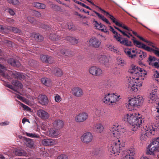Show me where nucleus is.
<instances>
[{
  "mask_svg": "<svg viewBox=\"0 0 159 159\" xmlns=\"http://www.w3.org/2000/svg\"><path fill=\"white\" fill-rule=\"evenodd\" d=\"M125 128L123 126L116 124L111 128L109 132V134L110 136V139L113 142L108 146V151L110 154H116L119 155L121 152H124L122 155L123 159H134L135 154L134 150L133 147L130 148L126 151L123 152L122 150L124 148V146L121 145L120 140L119 139L120 135L121 133L125 132Z\"/></svg>",
  "mask_w": 159,
  "mask_h": 159,
  "instance_id": "nucleus-1",
  "label": "nucleus"
},
{
  "mask_svg": "<svg viewBox=\"0 0 159 159\" xmlns=\"http://www.w3.org/2000/svg\"><path fill=\"white\" fill-rule=\"evenodd\" d=\"M131 75L128 79L127 86L130 90L136 91L142 86L141 80L144 79L146 72L142 68L135 66H132L128 70Z\"/></svg>",
  "mask_w": 159,
  "mask_h": 159,
  "instance_id": "nucleus-2",
  "label": "nucleus"
},
{
  "mask_svg": "<svg viewBox=\"0 0 159 159\" xmlns=\"http://www.w3.org/2000/svg\"><path fill=\"white\" fill-rule=\"evenodd\" d=\"M142 118L138 113H133L129 115L128 122L136 129L141 124Z\"/></svg>",
  "mask_w": 159,
  "mask_h": 159,
  "instance_id": "nucleus-3",
  "label": "nucleus"
},
{
  "mask_svg": "<svg viewBox=\"0 0 159 159\" xmlns=\"http://www.w3.org/2000/svg\"><path fill=\"white\" fill-rule=\"evenodd\" d=\"M18 72H13L11 71L7 70L2 64L0 63V75L8 79H11L10 76L14 78L17 79L18 76Z\"/></svg>",
  "mask_w": 159,
  "mask_h": 159,
  "instance_id": "nucleus-4",
  "label": "nucleus"
},
{
  "mask_svg": "<svg viewBox=\"0 0 159 159\" xmlns=\"http://www.w3.org/2000/svg\"><path fill=\"white\" fill-rule=\"evenodd\" d=\"M109 27L111 31L113 34H115L114 35V37L118 42H119L121 44L126 46H132L131 41H129L125 38H121L120 37L121 36L120 34H118V33L115 30L112 26H110Z\"/></svg>",
  "mask_w": 159,
  "mask_h": 159,
  "instance_id": "nucleus-5",
  "label": "nucleus"
},
{
  "mask_svg": "<svg viewBox=\"0 0 159 159\" xmlns=\"http://www.w3.org/2000/svg\"><path fill=\"white\" fill-rule=\"evenodd\" d=\"M120 96H118L115 94L108 93L105 95L102 100L104 103L109 105H113L116 103L119 99Z\"/></svg>",
  "mask_w": 159,
  "mask_h": 159,
  "instance_id": "nucleus-6",
  "label": "nucleus"
},
{
  "mask_svg": "<svg viewBox=\"0 0 159 159\" xmlns=\"http://www.w3.org/2000/svg\"><path fill=\"white\" fill-rule=\"evenodd\" d=\"M80 139L83 143L88 144L92 141L93 136L90 132H87L83 134L81 137Z\"/></svg>",
  "mask_w": 159,
  "mask_h": 159,
  "instance_id": "nucleus-7",
  "label": "nucleus"
},
{
  "mask_svg": "<svg viewBox=\"0 0 159 159\" xmlns=\"http://www.w3.org/2000/svg\"><path fill=\"white\" fill-rule=\"evenodd\" d=\"M129 103L134 107L140 106L143 102V98L141 97L138 96L137 98H132L129 100Z\"/></svg>",
  "mask_w": 159,
  "mask_h": 159,
  "instance_id": "nucleus-8",
  "label": "nucleus"
},
{
  "mask_svg": "<svg viewBox=\"0 0 159 159\" xmlns=\"http://www.w3.org/2000/svg\"><path fill=\"white\" fill-rule=\"evenodd\" d=\"M89 73L93 75L99 76L102 75V70L98 67L93 66L89 69Z\"/></svg>",
  "mask_w": 159,
  "mask_h": 159,
  "instance_id": "nucleus-9",
  "label": "nucleus"
},
{
  "mask_svg": "<svg viewBox=\"0 0 159 159\" xmlns=\"http://www.w3.org/2000/svg\"><path fill=\"white\" fill-rule=\"evenodd\" d=\"M88 117V115L87 113L82 112L75 116V120L77 122H82L86 120Z\"/></svg>",
  "mask_w": 159,
  "mask_h": 159,
  "instance_id": "nucleus-10",
  "label": "nucleus"
},
{
  "mask_svg": "<svg viewBox=\"0 0 159 159\" xmlns=\"http://www.w3.org/2000/svg\"><path fill=\"white\" fill-rule=\"evenodd\" d=\"M89 45L94 48H99L101 44V42L97 38L93 37L89 41Z\"/></svg>",
  "mask_w": 159,
  "mask_h": 159,
  "instance_id": "nucleus-11",
  "label": "nucleus"
},
{
  "mask_svg": "<svg viewBox=\"0 0 159 159\" xmlns=\"http://www.w3.org/2000/svg\"><path fill=\"white\" fill-rule=\"evenodd\" d=\"M157 87H155L153 89L149 95V102L151 103L153 102L157 99Z\"/></svg>",
  "mask_w": 159,
  "mask_h": 159,
  "instance_id": "nucleus-12",
  "label": "nucleus"
},
{
  "mask_svg": "<svg viewBox=\"0 0 159 159\" xmlns=\"http://www.w3.org/2000/svg\"><path fill=\"white\" fill-rule=\"evenodd\" d=\"M97 7L99 9V11H102V12H104L106 14V16L108 17L109 18H110L111 20L113 22L115 23V24L118 26H120V23L118 22L116 20V19L114 17V16L110 14L109 13L107 12L105 10L102 9L100 7Z\"/></svg>",
  "mask_w": 159,
  "mask_h": 159,
  "instance_id": "nucleus-13",
  "label": "nucleus"
},
{
  "mask_svg": "<svg viewBox=\"0 0 159 159\" xmlns=\"http://www.w3.org/2000/svg\"><path fill=\"white\" fill-rule=\"evenodd\" d=\"M124 52L126 55L131 58H134L136 55V50L131 48H125L124 49Z\"/></svg>",
  "mask_w": 159,
  "mask_h": 159,
  "instance_id": "nucleus-14",
  "label": "nucleus"
},
{
  "mask_svg": "<svg viewBox=\"0 0 159 159\" xmlns=\"http://www.w3.org/2000/svg\"><path fill=\"white\" fill-rule=\"evenodd\" d=\"M37 114L38 116L42 120H46L49 117V114L46 112L42 109H40L37 111Z\"/></svg>",
  "mask_w": 159,
  "mask_h": 159,
  "instance_id": "nucleus-15",
  "label": "nucleus"
},
{
  "mask_svg": "<svg viewBox=\"0 0 159 159\" xmlns=\"http://www.w3.org/2000/svg\"><path fill=\"white\" fill-rule=\"evenodd\" d=\"M39 102L42 105H46L48 102L47 97L44 95H39L38 97Z\"/></svg>",
  "mask_w": 159,
  "mask_h": 159,
  "instance_id": "nucleus-16",
  "label": "nucleus"
},
{
  "mask_svg": "<svg viewBox=\"0 0 159 159\" xmlns=\"http://www.w3.org/2000/svg\"><path fill=\"white\" fill-rule=\"evenodd\" d=\"M98 59L100 63L104 64L106 66H108L109 59L105 55L99 56Z\"/></svg>",
  "mask_w": 159,
  "mask_h": 159,
  "instance_id": "nucleus-17",
  "label": "nucleus"
},
{
  "mask_svg": "<svg viewBox=\"0 0 159 159\" xmlns=\"http://www.w3.org/2000/svg\"><path fill=\"white\" fill-rule=\"evenodd\" d=\"M158 125H147L143 127L144 130L146 131H148L149 133H152V132L157 130L158 129Z\"/></svg>",
  "mask_w": 159,
  "mask_h": 159,
  "instance_id": "nucleus-18",
  "label": "nucleus"
},
{
  "mask_svg": "<svg viewBox=\"0 0 159 159\" xmlns=\"http://www.w3.org/2000/svg\"><path fill=\"white\" fill-rule=\"evenodd\" d=\"M42 144L44 146H51L54 145L56 143L54 140L51 139H46L42 141Z\"/></svg>",
  "mask_w": 159,
  "mask_h": 159,
  "instance_id": "nucleus-19",
  "label": "nucleus"
},
{
  "mask_svg": "<svg viewBox=\"0 0 159 159\" xmlns=\"http://www.w3.org/2000/svg\"><path fill=\"white\" fill-rule=\"evenodd\" d=\"M7 62L11 66L15 67H19L21 65V64L19 61L13 58L8 59Z\"/></svg>",
  "mask_w": 159,
  "mask_h": 159,
  "instance_id": "nucleus-20",
  "label": "nucleus"
},
{
  "mask_svg": "<svg viewBox=\"0 0 159 159\" xmlns=\"http://www.w3.org/2000/svg\"><path fill=\"white\" fill-rule=\"evenodd\" d=\"M73 94L78 97H81L83 94L82 90L79 87L75 88L72 90Z\"/></svg>",
  "mask_w": 159,
  "mask_h": 159,
  "instance_id": "nucleus-21",
  "label": "nucleus"
},
{
  "mask_svg": "<svg viewBox=\"0 0 159 159\" xmlns=\"http://www.w3.org/2000/svg\"><path fill=\"white\" fill-rule=\"evenodd\" d=\"M41 60L46 63H51L53 62L52 58L50 56L46 55H42L40 57Z\"/></svg>",
  "mask_w": 159,
  "mask_h": 159,
  "instance_id": "nucleus-22",
  "label": "nucleus"
},
{
  "mask_svg": "<svg viewBox=\"0 0 159 159\" xmlns=\"http://www.w3.org/2000/svg\"><path fill=\"white\" fill-rule=\"evenodd\" d=\"M142 48L148 52H153L155 55H156L157 56L159 57V50H156L149 47L146 46L144 44H142Z\"/></svg>",
  "mask_w": 159,
  "mask_h": 159,
  "instance_id": "nucleus-23",
  "label": "nucleus"
},
{
  "mask_svg": "<svg viewBox=\"0 0 159 159\" xmlns=\"http://www.w3.org/2000/svg\"><path fill=\"white\" fill-rule=\"evenodd\" d=\"M63 121L60 120H56L53 123L54 127L59 130L63 127Z\"/></svg>",
  "mask_w": 159,
  "mask_h": 159,
  "instance_id": "nucleus-24",
  "label": "nucleus"
},
{
  "mask_svg": "<svg viewBox=\"0 0 159 159\" xmlns=\"http://www.w3.org/2000/svg\"><path fill=\"white\" fill-rule=\"evenodd\" d=\"M60 133V131L58 129H51L49 131V136L52 137H57Z\"/></svg>",
  "mask_w": 159,
  "mask_h": 159,
  "instance_id": "nucleus-25",
  "label": "nucleus"
},
{
  "mask_svg": "<svg viewBox=\"0 0 159 159\" xmlns=\"http://www.w3.org/2000/svg\"><path fill=\"white\" fill-rule=\"evenodd\" d=\"M14 152L16 156H24L27 155V153L25 151L19 148L15 149Z\"/></svg>",
  "mask_w": 159,
  "mask_h": 159,
  "instance_id": "nucleus-26",
  "label": "nucleus"
},
{
  "mask_svg": "<svg viewBox=\"0 0 159 159\" xmlns=\"http://www.w3.org/2000/svg\"><path fill=\"white\" fill-rule=\"evenodd\" d=\"M11 83L14 85L16 89H21L22 88L23 85L19 81L16 80H13L11 81Z\"/></svg>",
  "mask_w": 159,
  "mask_h": 159,
  "instance_id": "nucleus-27",
  "label": "nucleus"
},
{
  "mask_svg": "<svg viewBox=\"0 0 159 159\" xmlns=\"http://www.w3.org/2000/svg\"><path fill=\"white\" fill-rule=\"evenodd\" d=\"M93 12L97 16L99 19L102 20V21L108 25H110L111 24V23L105 17L103 16L100 14L95 11H93Z\"/></svg>",
  "mask_w": 159,
  "mask_h": 159,
  "instance_id": "nucleus-28",
  "label": "nucleus"
},
{
  "mask_svg": "<svg viewBox=\"0 0 159 159\" xmlns=\"http://www.w3.org/2000/svg\"><path fill=\"white\" fill-rule=\"evenodd\" d=\"M93 12L97 16L99 19L102 20V21L108 25H110L111 24V23L105 17L103 16L100 14L95 11H93Z\"/></svg>",
  "mask_w": 159,
  "mask_h": 159,
  "instance_id": "nucleus-29",
  "label": "nucleus"
},
{
  "mask_svg": "<svg viewBox=\"0 0 159 159\" xmlns=\"http://www.w3.org/2000/svg\"><path fill=\"white\" fill-rule=\"evenodd\" d=\"M94 129L98 132L101 133L102 132L104 129V127L100 123H97L94 126Z\"/></svg>",
  "mask_w": 159,
  "mask_h": 159,
  "instance_id": "nucleus-30",
  "label": "nucleus"
},
{
  "mask_svg": "<svg viewBox=\"0 0 159 159\" xmlns=\"http://www.w3.org/2000/svg\"><path fill=\"white\" fill-rule=\"evenodd\" d=\"M61 53L65 56H71L73 55V52L69 50H66L65 49H62L61 50Z\"/></svg>",
  "mask_w": 159,
  "mask_h": 159,
  "instance_id": "nucleus-31",
  "label": "nucleus"
},
{
  "mask_svg": "<svg viewBox=\"0 0 159 159\" xmlns=\"http://www.w3.org/2000/svg\"><path fill=\"white\" fill-rule=\"evenodd\" d=\"M25 140L26 141V146L30 148H33L34 146V143L33 140L30 139L25 138Z\"/></svg>",
  "mask_w": 159,
  "mask_h": 159,
  "instance_id": "nucleus-32",
  "label": "nucleus"
},
{
  "mask_svg": "<svg viewBox=\"0 0 159 159\" xmlns=\"http://www.w3.org/2000/svg\"><path fill=\"white\" fill-rule=\"evenodd\" d=\"M66 39L69 41L71 43L75 44L77 43L78 42V40L75 38L70 36H68L66 38Z\"/></svg>",
  "mask_w": 159,
  "mask_h": 159,
  "instance_id": "nucleus-33",
  "label": "nucleus"
},
{
  "mask_svg": "<svg viewBox=\"0 0 159 159\" xmlns=\"http://www.w3.org/2000/svg\"><path fill=\"white\" fill-rule=\"evenodd\" d=\"M93 22L96 27V29L98 30H100L103 28H105V25L102 24L101 23H98V21H96L95 19L93 20Z\"/></svg>",
  "mask_w": 159,
  "mask_h": 159,
  "instance_id": "nucleus-34",
  "label": "nucleus"
},
{
  "mask_svg": "<svg viewBox=\"0 0 159 159\" xmlns=\"http://www.w3.org/2000/svg\"><path fill=\"white\" fill-rule=\"evenodd\" d=\"M42 83L45 85L47 86H50L51 84V81L50 79L47 78H43L41 79Z\"/></svg>",
  "mask_w": 159,
  "mask_h": 159,
  "instance_id": "nucleus-35",
  "label": "nucleus"
},
{
  "mask_svg": "<svg viewBox=\"0 0 159 159\" xmlns=\"http://www.w3.org/2000/svg\"><path fill=\"white\" fill-rule=\"evenodd\" d=\"M157 59L154 57L150 55L148 58V61L150 65L153 66V64L156 62Z\"/></svg>",
  "mask_w": 159,
  "mask_h": 159,
  "instance_id": "nucleus-36",
  "label": "nucleus"
},
{
  "mask_svg": "<svg viewBox=\"0 0 159 159\" xmlns=\"http://www.w3.org/2000/svg\"><path fill=\"white\" fill-rule=\"evenodd\" d=\"M51 72L58 76H60L63 74L61 70L58 68H56L52 70Z\"/></svg>",
  "mask_w": 159,
  "mask_h": 159,
  "instance_id": "nucleus-37",
  "label": "nucleus"
},
{
  "mask_svg": "<svg viewBox=\"0 0 159 159\" xmlns=\"http://www.w3.org/2000/svg\"><path fill=\"white\" fill-rule=\"evenodd\" d=\"M131 40L133 41L134 45L139 48H142V44H143V43H142L136 40V38L134 37H133V38L131 39Z\"/></svg>",
  "mask_w": 159,
  "mask_h": 159,
  "instance_id": "nucleus-38",
  "label": "nucleus"
},
{
  "mask_svg": "<svg viewBox=\"0 0 159 159\" xmlns=\"http://www.w3.org/2000/svg\"><path fill=\"white\" fill-rule=\"evenodd\" d=\"M32 36L38 41H40L43 40V37L39 34H33Z\"/></svg>",
  "mask_w": 159,
  "mask_h": 159,
  "instance_id": "nucleus-39",
  "label": "nucleus"
},
{
  "mask_svg": "<svg viewBox=\"0 0 159 159\" xmlns=\"http://www.w3.org/2000/svg\"><path fill=\"white\" fill-rule=\"evenodd\" d=\"M33 5L35 7L41 9H44L46 7L44 4L39 2H35L33 3Z\"/></svg>",
  "mask_w": 159,
  "mask_h": 159,
  "instance_id": "nucleus-40",
  "label": "nucleus"
},
{
  "mask_svg": "<svg viewBox=\"0 0 159 159\" xmlns=\"http://www.w3.org/2000/svg\"><path fill=\"white\" fill-rule=\"evenodd\" d=\"M107 47L109 50H110L112 52H113L116 53H118V51L117 48L114 46H112L111 44H109L107 45Z\"/></svg>",
  "mask_w": 159,
  "mask_h": 159,
  "instance_id": "nucleus-41",
  "label": "nucleus"
},
{
  "mask_svg": "<svg viewBox=\"0 0 159 159\" xmlns=\"http://www.w3.org/2000/svg\"><path fill=\"white\" fill-rule=\"evenodd\" d=\"M62 28L63 29H68L69 30H73L75 29V25L73 24H68L66 25L64 27L63 26H62Z\"/></svg>",
  "mask_w": 159,
  "mask_h": 159,
  "instance_id": "nucleus-42",
  "label": "nucleus"
},
{
  "mask_svg": "<svg viewBox=\"0 0 159 159\" xmlns=\"http://www.w3.org/2000/svg\"><path fill=\"white\" fill-rule=\"evenodd\" d=\"M117 63L118 65L124 66L126 64L125 61L121 58L118 57L117 58Z\"/></svg>",
  "mask_w": 159,
  "mask_h": 159,
  "instance_id": "nucleus-43",
  "label": "nucleus"
},
{
  "mask_svg": "<svg viewBox=\"0 0 159 159\" xmlns=\"http://www.w3.org/2000/svg\"><path fill=\"white\" fill-rule=\"evenodd\" d=\"M49 38L53 40H57L60 38V36H57L56 34H51L49 36Z\"/></svg>",
  "mask_w": 159,
  "mask_h": 159,
  "instance_id": "nucleus-44",
  "label": "nucleus"
},
{
  "mask_svg": "<svg viewBox=\"0 0 159 159\" xmlns=\"http://www.w3.org/2000/svg\"><path fill=\"white\" fill-rule=\"evenodd\" d=\"M26 135L29 137L31 138H39V137L38 135H37L35 133H30L26 132Z\"/></svg>",
  "mask_w": 159,
  "mask_h": 159,
  "instance_id": "nucleus-45",
  "label": "nucleus"
},
{
  "mask_svg": "<svg viewBox=\"0 0 159 159\" xmlns=\"http://www.w3.org/2000/svg\"><path fill=\"white\" fill-rule=\"evenodd\" d=\"M28 20L33 25H36L38 23V21L35 20L34 18L32 17H28Z\"/></svg>",
  "mask_w": 159,
  "mask_h": 159,
  "instance_id": "nucleus-46",
  "label": "nucleus"
},
{
  "mask_svg": "<svg viewBox=\"0 0 159 159\" xmlns=\"http://www.w3.org/2000/svg\"><path fill=\"white\" fill-rule=\"evenodd\" d=\"M95 114L94 115V117L95 118L99 117L102 116L101 111L100 110L96 109Z\"/></svg>",
  "mask_w": 159,
  "mask_h": 159,
  "instance_id": "nucleus-47",
  "label": "nucleus"
},
{
  "mask_svg": "<svg viewBox=\"0 0 159 159\" xmlns=\"http://www.w3.org/2000/svg\"><path fill=\"white\" fill-rule=\"evenodd\" d=\"M8 2L14 5H18L20 2L18 0H7Z\"/></svg>",
  "mask_w": 159,
  "mask_h": 159,
  "instance_id": "nucleus-48",
  "label": "nucleus"
},
{
  "mask_svg": "<svg viewBox=\"0 0 159 159\" xmlns=\"http://www.w3.org/2000/svg\"><path fill=\"white\" fill-rule=\"evenodd\" d=\"M54 98L55 102H59L62 100L61 97L57 94L54 95Z\"/></svg>",
  "mask_w": 159,
  "mask_h": 159,
  "instance_id": "nucleus-49",
  "label": "nucleus"
},
{
  "mask_svg": "<svg viewBox=\"0 0 159 159\" xmlns=\"http://www.w3.org/2000/svg\"><path fill=\"white\" fill-rule=\"evenodd\" d=\"M17 80H22L25 79V75L22 73H20L19 72Z\"/></svg>",
  "mask_w": 159,
  "mask_h": 159,
  "instance_id": "nucleus-50",
  "label": "nucleus"
},
{
  "mask_svg": "<svg viewBox=\"0 0 159 159\" xmlns=\"http://www.w3.org/2000/svg\"><path fill=\"white\" fill-rule=\"evenodd\" d=\"M134 107L132 105H131L129 103V101L128 102V104H127L126 105V108L129 111L134 110Z\"/></svg>",
  "mask_w": 159,
  "mask_h": 159,
  "instance_id": "nucleus-51",
  "label": "nucleus"
},
{
  "mask_svg": "<svg viewBox=\"0 0 159 159\" xmlns=\"http://www.w3.org/2000/svg\"><path fill=\"white\" fill-rule=\"evenodd\" d=\"M11 30L15 33L20 34L21 32V31L20 30L16 27H12L11 28Z\"/></svg>",
  "mask_w": 159,
  "mask_h": 159,
  "instance_id": "nucleus-52",
  "label": "nucleus"
},
{
  "mask_svg": "<svg viewBox=\"0 0 159 159\" xmlns=\"http://www.w3.org/2000/svg\"><path fill=\"white\" fill-rule=\"evenodd\" d=\"M20 105L21 107L23 108L25 110L28 111H31V109L27 106L24 105L21 103H20Z\"/></svg>",
  "mask_w": 159,
  "mask_h": 159,
  "instance_id": "nucleus-53",
  "label": "nucleus"
},
{
  "mask_svg": "<svg viewBox=\"0 0 159 159\" xmlns=\"http://www.w3.org/2000/svg\"><path fill=\"white\" fill-rule=\"evenodd\" d=\"M57 159H68L67 156L64 154H61L57 157Z\"/></svg>",
  "mask_w": 159,
  "mask_h": 159,
  "instance_id": "nucleus-54",
  "label": "nucleus"
},
{
  "mask_svg": "<svg viewBox=\"0 0 159 159\" xmlns=\"http://www.w3.org/2000/svg\"><path fill=\"white\" fill-rule=\"evenodd\" d=\"M122 34L123 35L126 36L128 38H130V36H131L132 37H133L132 34H130L128 31H124L123 32Z\"/></svg>",
  "mask_w": 159,
  "mask_h": 159,
  "instance_id": "nucleus-55",
  "label": "nucleus"
},
{
  "mask_svg": "<svg viewBox=\"0 0 159 159\" xmlns=\"http://www.w3.org/2000/svg\"><path fill=\"white\" fill-rule=\"evenodd\" d=\"M146 134L147 133H145L144 134H141L140 137V139L141 140H145L146 139L147 137Z\"/></svg>",
  "mask_w": 159,
  "mask_h": 159,
  "instance_id": "nucleus-56",
  "label": "nucleus"
},
{
  "mask_svg": "<svg viewBox=\"0 0 159 159\" xmlns=\"http://www.w3.org/2000/svg\"><path fill=\"white\" fill-rule=\"evenodd\" d=\"M147 43H148V45L152 46V48H155L156 49V50H159V49L157 47H156L155 44L152 43L148 41V42Z\"/></svg>",
  "mask_w": 159,
  "mask_h": 159,
  "instance_id": "nucleus-57",
  "label": "nucleus"
},
{
  "mask_svg": "<svg viewBox=\"0 0 159 159\" xmlns=\"http://www.w3.org/2000/svg\"><path fill=\"white\" fill-rule=\"evenodd\" d=\"M33 13L34 15L37 17H40L41 16V14L40 13L37 11H34Z\"/></svg>",
  "mask_w": 159,
  "mask_h": 159,
  "instance_id": "nucleus-58",
  "label": "nucleus"
},
{
  "mask_svg": "<svg viewBox=\"0 0 159 159\" xmlns=\"http://www.w3.org/2000/svg\"><path fill=\"white\" fill-rule=\"evenodd\" d=\"M6 86L7 87L12 89V90L14 91L15 92H18L17 91V89H16L15 87H14L11 85L10 84H7L6 85Z\"/></svg>",
  "mask_w": 159,
  "mask_h": 159,
  "instance_id": "nucleus-59",
  "label": "nucleus"
},
{
  "mask_svg": "<svg viewBox=\"0 0 159 159\" xmlns=\"http://www.w3.org/2000/svg\"><path fill=\"white\" fill-rule=\"evenodd\" d=\"M129 117V114H125L122 116V120L124 121L127 120L128 121Z\"/></svg>",
  "mask_w": 159,
  "mask_h": 159,
  "instance_id": "nucleus-60",
  "label": "nucleus"
},
{
  "mask_svg": "<svg viewBox=\"0 0 159 159\" xmlns=\"http://www.w3.org/2000/svg\"><path fill=\"white\" fill-rule=\"evenodd\" d=\"M153 66L156 68L159 69V59H157L153 64Z\"/></svg>",
  "mask_w": 159,
  "mask_h": 159,
  "instance_id": "nucleus-61",
  "label": "nucleus"
},
{
  "mask_svg": "<svg viewBox=\"0 0 159 159\" xmlns=\"http://www.w3.org/2000/svg\"><path fill=\"white\" fill-rule=\"evenodd\" d=\"M36 62L34 60H30L29 61V65L31 66L34 67L35 66V64Z\"/></svg>",
  "mask_w": 159,
  "mask_h": 159,
  "instance_id": "nucleus-62",
  "label": "nucleus"
},
{
  "mask_svg": "<svg viewBox=\"0 0 159 159\" xmlns=\"http://www.w3.org/2000/svg\"><path fill=\"white\" fill-rule=\"evenodd\" d=\"M147 56L146 53L143 52H142V54L139 55V57L141 59H143Z\"/></svg>",
  "mask_w": 159,
  "mask_h": 159,
  "instance_id": "nucleus-63",
  "label": "nucleus"
},
{
  "mask_svg": "<svg viewBox=\"0 0 159 159\" xmlns=\"http://www.w3.org/2000/svg\"><path fill=\"white\" fill-rule=\"evenodd\" d=\"M154 77L157 78H159V72L156 71L154 74Z\"/></svg>",
  "mask_w": 159,
  "mask_h": 159,
  "instance_id": "nucleus-64",
  "label": "nucleus"
}]
</instances>
